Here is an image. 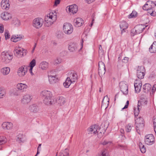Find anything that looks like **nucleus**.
Wrapping results in <instances>:
<instances>
[{"instance_id": "obj_1", "label": "nucleus", "mask_w": 156, "mask_h": 156, "mask_svg": "<svg viewBox=\"0 0 156 156\" xmlns=\"http://www.w3.org/2000/svg\"><path fill=\"white\" fill-rule=\"evenodd\" d=\"M57 13L55 11L50 12L45 18L44 24L48 27L52 25L57 20Z\"/></svg>"}, {"instance_id": "obj_2", "label": "nucleus", "mask_w": 156, "mask_h": 156, "mask_svg": "<svg viewBox=\"0 0 156 156\" xmlns=\"http://www.w3.org/2000/svg\"><path fill=\"white\" fill-rule=\"evenodd\" d=\"M1 56L2 61L5 63L10 62L13 58L12 54L8 51L2 52L1 54Z\"/></svg>"}, {"instance_id": "obj_3", "label": "nucleus", "mask_w": 156, "mask_h": 156, "mask_svg": "<svg viewBox=\"0 0 156 156\" xmlns=\"http://www.w3.org/2000/svg\"><path fill=\"white\" fill-rule=\"evenodd\" d=\"M148 27L147 25L145 26L142 24L137 25L131 30V34L132 36H133L135 34H140Z\"/></svg>"}, {"instance_id": "obj_4", "label": "nucleus", "mask_w": 156, "mask_h": 156, "mask_svg": "<svg viewBox=\"0 0 156 156\" xmlns=\"http://www.w3.org/2000/svg\"><path fill=\"white\" fill-rule=\"evenodd\" d=\"M14 52L16 57L20 58L25 56L27 52L26 50L20 47L15 49Z\"/></svg>"}, {"instance_id": "obj_5", "label": "nucleus", "mask_w": 156, "mask_h": 156, "mask_svg": "<svg viewBox=\"0 0 156 156\" xmlns=\"http://www.w3.org/2000/svg\"><path fill=\"white\" fill-rule=\"evenodd\" d=\"M155 139L153 134H150L146 135L144 138L145 144L148 145H151L154 143Z\"/></svg>"}, {"instance_id": "obj_6", "label": "nucleus", "mask_w": 156, "mask_h": 156, "mask_svg": "<svg viewBox=\"0 0 156 156\" xmlns=\"http://www.w3.org/2000/svg\"><path fill=\"white\" fill-rule=\"evenodd\" d=\"M63 30L65 34H69L72 33L73 31V27L71 24L69 23H65L63 25Z\"/></svg>"}, {"instance_id": "obj_7", "label": "nucleus", "mask_w": 156, "mask_h": 156, "mask_svg": "<svg viewBox=\"0 0 156 156\" xmlns=\"http://www.w3.org/2000/svg\"><path fill=\"white\" fill-rule=\"evenodd\" d=\"M44 23L43 20L40 18L35 19L33 21V26L37 29L42 27Z\"/></svg>"}, {"instance_id": "obj_8", "label": "nucleus", "mask_w": 156, "mask_h": 156, "mask_svg": "<svg viewBox=\"0 0 156 156\" xmlns=\"http://www.w3.org/2000/svg\"><path fill=\"white\" fill-rule=\"evenodd\" d=\"M28 66H23L20 67L17 71L18 75L20 77L24 76L27 73Z\"/></svg>"}, {"instance_id": "obj_9", "label": "nucleus", "mask_w": 156, "mask_h": 156, "mask_svg": "<svg viewBox=\"0 0 156 156\" xmlns=\"http://www.w3.org/2000/svg\"><path fill=\"white\" fill-rule=\"evenodd\" d=\"M135 125L137 131L139 129L142 128L144 126L143 119L142 118L139 117L135 119Z\"/></svg>"}, {"instance_id": "obj_10", "label": "nucleus", "mask_w": 156, "mask_h": 156, "mask_svg": "<svg viewBox=\"0 0 156 156\" xmlns=\"http://www.w3.org/2000/svg\"><path fill=\"white\" fill-rule=\"evenodd\" d=\"M100 129V127L99 126L96 125H93L88 129L87 131L89 134H95Z\"/></svg>"}, {"instance_id": "obj_11", "label": "nucleus", "mask_w": 156, "mask_h": 156, "mask_svg": "<svg viewBox=\"0 0 156 156\" xmlns=\"http://www.w3.org/2000/svg\"><path fill=\"white\" fill-rule=\"evenodd\" d=\"M48 81L50 84H53L59 81V79L56 75L49 74L48 75Z\"/></svg>"}, {"instance_id": "obj_12", "label": "nucleus", "mask_w": 156, "mask_h": 156, "mask_svg": "<svg viewBox=\"0 0 156 156\" xmlns=\"http://www.w3.org/2000/svg\"><path fill=\"white\" fill-rule=\"evenodd\" d=\"M98 74L100 76L104 74L105 72V64L102 61L99 62L98 63Z\"/></svg>"}, {"instance_id": "obj_13", "label": "nucleus", "mask_w": 156, "mask_h": 156, "mask_svg": "<svg viewBox=\"0 0 156 156\" xmlns=\"http://www.w3.org/2000/svg\"><path fill=\"white\" fill-rule=\"evenodd\" d=\"M144 67L143 66L138 67L137 72V76L139 79H143L145 75Z\"/></svg>"}, {"instance_id": "obj_14", "label": "nucleus", "mask_w": 156, "mask_h": 156, "mask_svg": "<svg viewBox=\"0 0 156 156\" xmlns=\"http://www.w3.org/2000/svg\"><path fill=\"white\" fill-rule=\"evenodd\" d=\"M1 6L3 10H9L10 7L9 0H2L1 3Z\"/></svg>"}, {"instance_id": "obj_15", "label": "nucleus", "mask_w": 156, "mask_h": 156, "mask_svg": "<svg viewBox=\"0 0 156 156\" xmlns=\"http://www.w3.org/2000/svg\"><path fill=\"white\" fill-rule=\"evenodd\" d=\"M121 91L125 95L128 93V87L127 85L123 82H121L119 83Z\"/></svg>"}, {"instance_id": "obj_16", "label": "nucleus", "mask_w": 156, "mask_h": 156, "mask_svg": "<svg viewBox=\"0 0 156 156\" xmlns=\"http://www.w3.org/2000/svg\"><path fill=\"white\" fill-rule=\"evenodd\" d=\"M1 18L4 20H8L12 18V16L11 14L7 12H5L1 13Z\"/></svg>"}, {"instance_id": "obj_17", "label": "nucleus", "mask_w": 156, "mask_h": 156, "mask_svg": "<svg viewBox=\"0 0 156 156\" xmlns=\"http://www.w3.org/2000/svg\"><path fill=\"white\" fill-rule=\"evenodd\" d=\"M154 6V3L152 1H148L145 5L143 6V9L144 10H148L153 8Z\"/></svg>"}, {"instance_id": "obj_18", "label": "nucleus", "mask_w": 156, "mask_h": 156, "mask_svg": "<svg viewBox=\"0 0 156 156\" xmlns=\"http://www.w3.org/2000/svg\"><path fill=\"white\" fill-rule=\"evenodd\" d=\"M2 126L4 129L9 130L12 129L13 124L11 122H5L2 123Z\"/></svg>"}, {"instance_id": "obj_19", "label": "nucleus", "mask_w": 156, "mask_h": 156, "mask_svg": "<svg viewBox=\"0 0 156 156\" xmlns=\"http://www.w3.org/2000/svg\"><path fill=\"white\" fill-rule=\"evenodd\" d=\"M68 9L69 12L72 13L73 14L76 13L78 11V6L75 4H73L67 7Z\"/></svg>"}, {"instance_id": "obj_20", "label": "nucleus", "mask_w": 156, "mask_h": 156, "mask_svg": "<svg viewBox=\"0 0 156 156\" xmlns=\"http://www.w3.org/2000/svg\"><path fill=\"white\" fill-rule=\"evenodd\" d=\"M27 87V85L21 83L17 84L16 86V88L18 90L22 92L25 91Z\"/></svg>"}, {"instance_id": "obj_21", "label": "nucleus", "mask_w": 156, "mask_h": 156, "mask_svg": "<svg viewBox=\"0 0 156 156\" xmlns=\"http://www.w3.org/2000/svg\"><path fill=\"white\" fill-rule=\"evenodd\" d=\"M31 96L29 94H26L23 96L21 100V102L23 104H26L29 103L31 101Z\"/></svg>"}, {"instance_id": "obj_22", "label": "nucleus", "mask_w": 156, "mask_h": 156, "mask_svg": "<svg viewBox=\"0 0 156 156\" xmlns=\"http://www.w3.org/2000/svg\"><path fill=\"white\" fill-rule=\"evenodd\" d=\"M74 25L76 27H81L84 23L83 20L80 18H77L74 20Z\"/></svg>"}, {"instance_id": "obj_23", "label": "nucleus", "mask_w": 156, "mask_h": 156, "mask_svg": "<svg viewBox=\"0 0 156 156\" xmlns=\"http://www.w3.org/2000/svg\"><path fill=\"white\" fill-rule=\"evenodd\" d=\"M41 95L43 96V99L44 98H47L52 97V94L49 91L47 90H44L42 92Z\"/></svg>"}, {"instance_id": "obj_24", "label": "nucleus", "mask_w": 156, "mask_h": 156, "mask_svg": "<svg viewBox=\"0 0 156 156\" xmlns=\"http://www.w3.org/2000/svg\"><path fill=\"white\" fill-rule=\"evenodd\" d=\"M24 37V36L22 35H13L11 38V41L14 42H17L18 41H20L21 39H23Z\"/></svg>"}, {"instance_id": "obj_25", "label": "nucleus", "mask_w": 156, "mask_h": 156, "mask_svg": "<svg viewBox=\"0 0 156 156\" xmlns=\"http://www.w3.org/2000/svg\"><path fill=\"white\" fill-rule=\"evenodd\" d=\"M120 27L121 29V32L122 33L125 32V30L128 27L127 23L124 21H122L120 24Z\"/></svg>"}, {"instance_id": "obj_26", "label": "nucleus", "mask_w": 156, "mask_h": 156, "mask_svg": "<svg viewBox=\"0 0 156 156\" xmlns=\"http://www.w3.org/2000/svg\"><path fill=\"white\" fill-rule=\"evenodd\" d=\"M29 109L31 112L34 113L38 112L40 111L38 107L35 104H32L30 105Z\"/></svg>"}, {"instance_id": "obj_27", "label": "nucleus", "mask_w": 156, "mask_h": 156, "mask_svg": "<svg viewBox=\"0 0 156 156\" xmlns=\"http://www.w3.org/2000/svg\"><path fill=\"white\" fill-rule=\"evenodd\" d=\"M48 67V63L44 61L41 62L39 65V68L43 70H46Z\"/></svg>"}, {"instance_id": "obj_28", "label": "nucleus", "mask_w": 156, "mask_h": 156, "mask_svg": "<svg viewBox=\"0 0 156 156\" xmlns=\"http://www.w3.org/2000/svg\"><path fill=\"white\" fill-rule=\"evenodd\" d=\"M56 102L60 105H62L66 102L65 98L62 96L58 97L56 100Z\"/></svg>"}, {"instance_id": "obj_29", "label": "nucleus", "mask_w": 156, "mask_h": 156, "mask_svg": "<svg viewBox=\"0 0 156 156\" xmlns=\"http://www.w3.org/2000/svg\"><path fill=\"white\" fill-rule=\"evenodd\" d=\"M10 69L9 67H6L1 69V72L3 75H7L10 72Z\"/></svg>"}, {"instance_id": "obj_30", "label": "nucleus", "mask_w": 156, "mask_h": 156, "mask_svg": "<svg viewBox=\"0 0 156 156\" xmlns=\"http://www.w3.org/2000/svg\"><path fill=\"white\" fill-rule=\"evenodd\" d=\"M77 48V46L75 43H71L69 47V49L71 51H73L76 50Z\"/></svg>"}, {"instance_id": "obj_31", "label": "nucleus", "mask_w": 156, "mask_h": 156, "mask_svg": "<svg viewBox=\"0 0 156 156\" xmlns=\"http://www.w3.org/2000/svg\"><path fill=\"white\" fill-rule=\"evenodd\" d=\"M149 51L151 53L156 52V41H154L149 48Z\"/></svg>"}, {"instance_id": "obj_32", "label": "nucleus", "mask_w": 156, "mask_h": 156, "mask_svg": "<svg viewBox=\"0 0 156 156\" xmlns=\"http://www.w3.org/2000/svg\"><path fill=\"white\" fill-rule=\"evenodd\" d=\"M72 83H73V82L72 80H70V78L67 77L65 82L64 83L63 85L65 87L68 88Z\"/></svg>"}, {"instance_id": "obj_33", "label": "nucleus", "mask_w": 156, "mask_h": 156, "mask_svg": "<svg viewBox=\"0 0 156 156\" xmlns=\"http://www.w3.org/2000/svg\"><path fill=\"white\" fill-rule=\"evenodd\" d=\"M52 97L43 99V102L47 105H51L52 104Z\"/></svg>"}, {"instance_id": "obj_34", "label": "nucleus", "mask_w": 156, "mask_h": 156, "mask_svg": "<svg viewBox=\"0 0 156 156\" xmlns=\"http://www.w3.org/2000/svg\"><path fill=\"white\" fill-rule=\"evenodd\" d=\"M151 86L149 83H146L143 86V89L144 90V92H148L151 90Z\"/></svg>"}, {"instance_id": "obj_35", "label": "nucleus", "mask_w": 156, "mask_h": 156, "mask_svg": "<svg viewBox=\"0 0 156 156\" xmlns=\"http://www.w3.org/2000/svg\"><path fill=\"white\" fill-rule=\"evenodd\" d=\"M68 78H70V80H72L73 82H75L77 79V75L76 73H71L69 76Z\"/></svg>"}, {"instance_id": "obj_36", "label": "nucleus", "mask_w": 156, "mask_h": 156, "mask_svg": "<svg viewBox=\"0 0 156 156\" xmlns=\"http://www.w3.org/2000/svg\"><path fill=\"white\" fill-rule=\"evenodd\" d=\"M12 23L16 26H19L20 24V21L16 18H14L13 19Z\"/></svg>"}, {"instance_id": "obj_37", "label": "nucleus", "mask_w": 156, "mask_h": 156, "mask_svg": "<svg viewBox=\"0 0 156 156\" xmlns=\"http://www.w3.org/2000/svg\"><path fill=\"white\" fill-rule=\"evenodd\" d=\"M141 104V103L138 102L137 108V111H136L135 108L134 109V114L135 117L136 116H137L138 115L139 112V110L141 108V107L140 106Z\"/></svg>"}, {"instance_id": "obj_38", "label": "nucleus", "mask_w": 156, "mask_h": 156, "mask_svg": "<svg viewBox=\"0 0 156 156\" xmlns=\"http://www.w3.org/2000/svg\"><path fill=\"white\" fill-rule=\"evenodd\" d=\"M59 156H69V150L67 149L62 151L60 153Z\"/></svg>"}, {"instance_id": "obj_39", "label": "nucleus", "mask_w": 156, "mask_h": 156, "mask_svg": "<svg viewBox=\"0 0 156 156\" xmlns=\"http://www.w3.org/2000/svg\"><path fill=\"white\" fill-rule=\"evenodd\" d=\"M139 145L141 152L143 153H145L146 151V149L144 145L141 142L139 143Z\"/></svg>"}, {"instance_id": "obj_40", "label": "nucleus", "mask_w": 156, "mask_h": 156, "mask_svg": "<svg viewBox=\"0 0 156 156\" xmlns=\"http://www.w3.org/2000/svg\"><path fill=\"white\" fill-rule=\"evenodd\" d=\"M133 125L131 124H128L125 126V130L127 132H129L131 131Z\"/></svg>"}, {"instance_id": "obj_41", "label": "nucleus", "mask_w": 156, "mask_h": 156, "mask_svg": "<svg viewBox=\"0 0 156 156\" xmlns=\"http://www.w3.org/2000/svg\"><path fill=\"white\" fill-rule=\"evenodd\" d=\"M109 102V99L107 95H106L105 96L104 98L102 101V105H104V104H106L108 105V104Z\"/></svg>"}, {"instance_id": "obj_42", "label": "nucleus", "mask_w": 156, "mask_h": 156, "mask_svg": "<svg viewBox=\"0 0 156 156\" xmlns=\"http://www.w3.org/2000/svg\"><path fill=\"white\" fill-rule=\"evenodd\" d=\"M112 143V142L110 141H108L107 140H102L101 143V144L103 145H107L109 146Z\"/></svg>"}, {"instance_id": "obj_43", "label": "nucleus", "mask_w": 156, "mask_h": 156, "mask_svg": "<svg viewBox=\"0 0 156 156\" xmlns=\"http://www.w3.org/2000/svg\"><path fill=\"white\" fill-rule=\"evenodd\" d=\"M142 83L141 80L139 79H136L135 80L134 86H142Z\"/></svg>"}, {"instance_id": "obj_44", "label": "nucleus", "mask_w": 156, "mask_h": 156, "mask_svg": "<svg viewBox=\"0 0 156 156\" xmlns=\"http://www.w3.org/2000/svg\"><path fill=\"white\" fill-rule=\"evenodd\" d=\"M156 90V84H154L151 90V91L150 93V95L151 97H153L154 94Z\"/></svg>"}, {"instance_id": "obj_45", "label": "nucleus", "mask_w": 156, "mask_h": 156, "mask_svg": "<svg viewBox=\"0 0 156 156\" xmlns=\"http://www.w3.org/2000/svg\"><path fill=\"white\" fill-rule=\"evenodd\" d=\"M6 142V139L5 137L3 136H0V145L5 144Z\"/></svg>"}, {"instance_id": "obj_46", "label": "nucleus", "mask_w": 156, "mask_h": 156, "mask_svg": "<svg viewBox=\"0 0 156 156\" xmlns=\"http://www.w3.org/2000/svg\"><path fill=\"white\" fill-rule=\"evenodd\" d=\"M140 98L141 100H142L141 102V103L144 105H146L147 103V101L146 100L144 99V95H142L140 97Z\"/></svg>"}, {"instance_id": "obj_47", "label": "nucleus", "mask_w": 156, "mask_h": 156, "mask_svg": "<svg viewBox=\"0 0 156 156\" xmlns=\"http://www.w3.org/2000/svg\"><path fill=\"white\" fill-rule=\"evenodd\" d=\"M148 15H150L151 16H155L156 15V12L153 10V8L147 10Z\"/></svg>"}, {"instance_id": "obj_48", "label": "nucleus", "mask_w": 156, "mask_h": 156, "mask_svg": "<svg viewBox=\"0 0 156 156\" xmlns=\"http://www.w3.org/2000/svg\"><path fill=\"white\" fill-rule=\"evenodd\" d=\"M137 13L135 11H133L132 13L129 16V18H133L137 16Z\"/></svg>"}, {"instance_id": "obj_49", "label": "nucleus", "mask_w": 156, "mask_h": 156, "mask_svg": "<svg viewBox=\"0 0 156 156\" xmlns=\"http://www.w3.org/2000/svg\"><path fill=\"white\" fill-rule=\"evenodd\" d=\"M101 129L100 128V129H99V131H98L97 133V134L99 138H101L103 136L104 133L103 131H102Z\"/></svg>"}, {"instance_id": "obj_50", "label": "nucleus", "mask_w": 156, "mask_h": 156, "mask_svg": "<svg viewBox=\"0 0 156 156\" xmlns=\"http://www.w3.org/2000/svg\"><path fill=\"white\" fill-rule=\"evenodd\" d=\"M116 147L118 148H120L122 149L126 150L127 149V147L126 145H124L118 144Z\"/></svg>"}, {"instance_id": "obj_51", "label": "nucleus", "mask_w": 156, "mask_h": 156, "mask_svg": "<svg viewBox=\"0 0 156 156\" xmlns=\"http://www.w3.org/2000/svg\"><path fill=\"white\" fill-rule=\"evenodd\" d=\"M22 135H20L18 136L17 139H16L17 141L19 143H21L23 142V138Z\"/></svg>"}, {"instance_id": "obj_52", "label": "nucleus", "mask_w": 156, "mask_h": 156, "mask_svg": "<svg viewBox=\"0 0 156 156\" xmlns=\"http://www.w3.org/2000/svg\"><path fill=\"white\" fill-rule=\"evenodd\" d=\"M36 64V61L35 59H33L30 62V67H31L32 68H33L34 67L35 65Z\"/></svg>"}, {"instance_id": "obj_53", "label": "nucleus", "mask_w": 156, "mask_h": 156, "mask_svg": "<svg viewBox=\"0 0 156 156\" xmlns=\"http://www.w3.org/2000/svg\"><path fill=\"white\" fill-rule=\"evenodd\" d=\"M141 87L142 86H134L135 92L136 93L139 92L141 90Z\"/></svg>"}, {"instance_id": "obj_54", "label": "nucleus", "mask_w": 156, "mask_h": 156, "mask_svg": "<svg viewBox=\"0 0 156 156\" xmlns=\"http://www.w3.org/2000/svg\"><path fill=\"white\" fill-rule=\"evenodd\" d=\"M98 53L99 55H103V54L104 52V51L102 49V48L101 45H100L99 47V50L98 51Z\"/></svg>"}, {"instance_id": "obj_55", "label": "nucleus", "mask_w": 156, "mask_h": 156, "mask_svg": "<svg viewBox=\"0 0 156 156\" xmlns=\"http://www.w3.org/2000/svg\"><path fill=\"white\" fill-rule=\"evenodd\" d=\"M4 91L2 89H0V98H2L3 97L5 94Z\"/></svg>"}, {"instance_id": "obj_56", "label": "nucleus", "mask_w": 156, "mask_h": 156, "mask_svg": "<svg viewBox=\"0 0 156 156\" xmlns=\"http://www.w3.org/2000/svg\"><path fill=\"white\" fill-rule=\"evenodd\" d=\"M63 34L61 32L59 31L58 32L57 34V37L58 38H60L62 37Z\"/></svg>"}, {"instance_id": "obj_57", "label": "nucleus", "mask_w": 156, "mask_h": 156, "mask_svg": "<svg viewBox=\"0 0 156 156\" xmlns=\"http://www.w3.org/2000/svg\"><path fill=\"white\" fill-rule=\"evenodd\" d=\"M5 36L6 40L10 38V35L9 34L8 31H6L5 33Z\"/></svg>"}, {"instance_id": "obj_58", "label": "nucleus", "mask_w": 156, "mask_h": 156, "mask_svg": "<svg viewBox=\"0 0 156 156\" xmlns=\"http://www.w3.org/2000/svg\"><path fill=\"white\" fill-rule=\"evenodd\" d=\"M62 62V59L60 58H57L55 61V63L59 64Z\"/></svg>"}, {"instance_id": "obj_59", "label": "nucleus", "mask_w": 156, "mask_h": 156, "mask_svg": "<svg viewBox=\"0 0 156 156\" xmlns=\"http://www.w3.org/2000/svg\"><path fill=\"white\" fill-rule=\"evenodd\" d=\"M4 28L3 25L0 24V33H2L3 32Z\"/></svg>"}, {"instance_id": "obj_60", "label": "nucleus", "mask_w": 156, "mask_h": 156, "mask_svg": "<svg viewBox=\"0 0 156 156\" xmlns=\"http://www.w3.org/2000/svg\"><path fill=\"white\" fill-rule=\"evenodd\" d=\"M129 60V58L127 57H125L122 60V62L123 63H127Z\"/></svg>"}, {"instance_id": "obj_61", "label": "nucleus", "mask_w": 156, "mask_h": 156, "mask_svg": "<svg viewBox=\"0 0 156 156\" xmlns=\"http://www.w3.org/2000/svg\"><path fill=\"white\" fill-rule=\"evenodd\" d=\"M98 156H108V155H106V153L105 151H102Z\"/></svg>"}, {"instance_id": "obj_62", "label": "nucleus", "mask_w": 156, "mask_h": 156, "mask_svg": "<svg viewBox=\"0 0 156 156\" xmlns=\"http://www.w3.org/2000/svg\"><path fill=\"white\" fill-rule=\"evenodd\" d=\"M60 2V0H55L54 5H57L59 4Z\"/></svg>"}, {"instance_id": "obj_63", "label": "nucleus", "mask_w": 156, "mask_h": 156, "mask_svg": "<svg viewBox=\"0 0 156 156\" xmlns=\"http://www.w3.org/2000/svg\"><path fill=\"white\" fill-rule=\"evenodd\" d=\"M129 104V101H127L126 102V105L124 107L122 108V109L127 108L128 107Z\"/></svg>"}, {"instance_id": "obj_64", "label": "nucleus", "mask_w": 156, "mask_h": 156, "mask_svg": "<svg viewBox=\"0 0 156 156\" xmlns=\"http://www.w3.org/2000/svg\"><path fill=\"white\" fill-rule=\"evenodd\" d=\"M95 0H85L86 2L88 4H90L94 2Z\"/></svg>"}]
</instances>
